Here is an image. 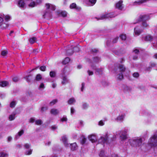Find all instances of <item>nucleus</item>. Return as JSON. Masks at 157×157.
<instances>
[{"mask_svg":"<svg viewBox=\"0 0 157 157\" xmlns=\"http://www.w3.org/2000/svg\"><path fill=\"white\" fill-rule=\"evenodd\" d=\"M129 142L131 146L133 147H140L142 144V138L139 137L130 139Z\"/></svg>","mask_w":157,"mask_h":157,"instance_id":"nucleus-1","label":"nucleus"},{"mask_svg":"<svg viewBox=\"0 0 157 157\" xmlns=\"http://www.w3.org/2000/svg\"><path fill=\"white\" fill-rule=\"evenodd\" d=\"M142 25V27L140 25L135 28L134 31L136 35L137 36L139 35L142 32L144 28L147 27L149 26L146 21L143 22Z\"/></svg>","mask_w":157,"mask_h":157,"instance_id":"nucleus-2","label":"nucleus"},{"mask_svg":"<svg viewBox=\"0 0 157 157\" xmlns=\"http://www.w3.org/2000/svg\"><path fill=\"white\" fill-rule=\"evenodd\" d=\"M117 11V10L116 11H115L114 12L109 13L102 15L99 18H98L97 17H95V18L97 19L98 20H99L106 19L114 17L117 15L116 12Z\"/></svg>","mask_w":157,"mask_h":157,"instance_id":"nucleus-3","label":"nucleus"},{"mask_svg":"<svg viewBox=\"0 0 157 157\" xmlns=\"http://www.w3.org/2000/svg\"><path fill=\"white\" fill-rule=\"evenodd\" d=\"M148 145L151 147H155L157 146V134H155L149 140Z\"/></svg>","mask_w":157,"mask_h":157,"instance_id":"nucleus-4","label":"nucleus"},{"mask_svg":"<svg viewBox=\"0 0 157 157\" xmlns=\"http://www.w3.org/2000/svg\"><path fill=\"white\" fill-rule=\"evenodd\" d=\"M127 132L128 130L127 129H124L119 132L120 138L121 141H124L127 139Z\"/></svg>","mask_w":157,"mask_h":157,"instance_id":"nucleus-5","label":"nucleus"},{"mask_svg":"<svg viewBox=\"0 0 157 157\" xmlns=\"http://www.w3.org/2000/svg\"><path fill=\"white\" fill-rule=\"evenodd\" d=\"M109 136L108 133H106L104 136H101L98 140L99 142L102 144L107 143Z\"/></svg>","mask_w":157,"mask_h":157,"instance_id":"nucleus-6","label":"nucleus"},{"mask_svg":"<svg viewBox=\"0 0 157 157\" xmlns=\"http://www.w3.org/2000/svg\"><path fill=\"white\" fill-rule=\"evenodd\" d=\"M125 117V114L124 113L121 112L115 120L117 122H122L124 121Z\"/></svg>","mask_w":157,"mask_h":157,"instance_id":"nucleus-7","label":"nucleus"},{"mask_svg":"<svg viewBox=\"0 0 157 157\" xmlns=\"http://www.w3.org/2000/svg\"><path fill=\"white\" fill-rule=\"evenodd\" d=\"M150 19V17L149 14L141 15L140 16L139 21L145 22L147 20H148Z\"/></svg>","mask_w":157,"mask_h":157,"instance_id":"nucleus-8","label":"nucleus"},{"mask_svg":"<svg viewBox=\"0 0 157 157\" xmlns=\"http://www.w3.org/2000/svg\"><path fill=\"white\" fill-rule=\"evenodd\" d=\"M66 70L65 68L63 69L62 71V79L63 81L62 82V84L63 85L65 84L68 82V80L66 77L64 75L65 72Z\"/></svg>","mask_w":157,"mask_h":157,"instance_id":"nucleus-9","label":"nucleus"},{"mask_svg":"<svg viewBox=\"0 0 157 157\" xmlns=\"http://www.w3.org/2000/svg\"><path fill=\"white\" fill-rule=\"evenodd\" d=\"M100 61V58L98 57H95L93 58V60L92 61L89 59H87V61L90 63H91V65L93 66V64L95 63H98Z\"/></svg>","mask_w":157,"mask_h":157,"instance_id":"nucleus-10","label":"nucleus"},{"mask_svg":"<svg viewBox=\"0 0 157 157\" xmlns=\"http://www.w3.org/2000/svg\"><path fill=\"white\" fill-rule=\"evenodd\" d=\"M88 139L92 143H94L97 141L98 138L96 135L93 134L88 136Z\"/></svg>","mask_w":157,"mask_h":157,"instance_id":"nucleus-11","label":"nucleus"},{"mask_svg":"<svg viewBox=\"0 0 157 157\" xmlns=\"http://www.w3.org/2000/svg\"><path fill=\"white\" fill-rule=\"evenodd\" d=\"M143 39L145 41H150L151 40H155L157 42V37H154L153 38L150 35H147L144 36V37H143Z\"/></svg>","mask_w":157,"mask_h":157,"instance_id":"nucleus-12","label":"nucleus"},{"mask_svg":"<svg viewBox=\"0 0 157 157\" xmlns=\"http://www.w3.org/2000/svg\"><path fill=\"white\" fill-rule=\"evenodd\" d=\"M61 140L65 147H68L69 146V143L67 141V139L66 136H63L61 138Z\"/></svg>","mask_w":157,"mask_h":157,"instance_id":"nucleus-13","label":"nucleus"},{"mask_svg":"<svg viewBox=\"0 0 157 157\" xmlns=\"http://www.w3.org/2000/svg\"><path fill=\"white\" fill-rule=\"evenodd\" d=\"M45 7L47 9L50 10H55L56 9V7L55 5L49 3L46 4Z\"/></svg>","mask_w":157,"mask_h":157,"instance_id":"nucleus-14","label":"nucleus"},{"mask_svg":"<svg viewBox=\"0 0 157 157\" xmlns=\"http://www.w3.org/2000/svg\"><path fill=\"white\" fill-rule=\"evenodd\" d=\"M57 13L59 16H62L63 17H66L67 14V12L65 10H58Z\"/></svg>","mask_w":157,"mask_h":157,"instance_id":"nucleus-15","label":"nucleus"},{"mask_svg":"<svg viewBox=\"0 0 157 157\" xmlns=\"http://www.w3.org/2000/svg\"><path fill=\"white\" fill-rule=\"evenodd\" d=\"M122 2H123L122 1H120L117 3L116 5V8L120 10H122L123 9V7L122 4Z\"/></svg>","mask_w":157,"mask_h":157,"instance_id":"nucleus-16","label":"nucleus"},{"mask_svg":"<svg viewBox=\"0 0 157 157\" xmlns=\"http://www.w3.org/2000/svg\"><path fill=\"white\" fill-rule=\"evenodd\" d=\"M91 67L93 69H96V72L97 73L98 75L101 74L102 73L103 70L101 68L96 69L95 67L93 66L92 65H91Z\"/></svg>","mask_w":157,"mask_h":157,"instance_id":"nucleus-17","label":"nucleus"},{"mask_svg":"<svg viewBox=\"0 0 157 157\" xmlns=\"http://www.w3.org/2000/svg\"><path fill=\"white\" fill-rule=\"evenodd\" d=\"M70 8L71 9H75L77 10H80L81 9V7L77 6L75 3H73L70 5Z\"/></svg>","mask_w":157,"mask_h":157,"instance_id":"nucleus-18","label":"nucleus"},{"mask_svg":"<svg viewBox=\"0 0 157 157\" xmlns=\"http://www.w3.org/2000/svg\"><path fill=\"white\" fill-rule=\"evenodd\" d=\"M25 6V3L23 0H20L18 2V6L22 8H24Z\"/></svg>","mask_w":157,"mask_h":157,"instance_id":"nucleus-19","label":"nucleus"},{"mask_svg":"<svg viewBox=\"0 0 157 157\" xmlns=\"http://www.w3.org/2000/svg\"><path fill=\"white\" fill-rule=\"evenodd\" d=\"M132 90L131 87L128 86H125L124 88V91L125 93H129Z\"/></svg>","mask_w":157,"mask_h":157,"instance_id":"nucleus-20","label":"nucleus"},{"mask_svg":"<svg viewBox=\"0 0 157 157\" xmlns=\"http://www.w3.org/2000/svg\"><path fill=\"white\" fill-rule=\"evenodd\" d=\"M59 111L57 109L53 108L51 109L50 113L54 115H56L59 113Z\"/></svg>","mask_w":157,"mask_h":157,"instance_id":"nucleus-21","label":"nucleus"},{"mask_svg":"<svg viewBox=\"0 0 157 157\" xmlns=\"http://www.w3.org/2000/svg\"><path fill=\"white\" fill-rule=\"evenodd\" d=\"M24 133V131L23 130H21L19 132L15 135V138L16 139H18L19 137L21 136Z\"/></svg>","mask_w":157,"mask_h":157,"instance_id":"nucleus-22","label":"nucleus"},{"mask_svg":"<svg viewBox=\"0 0 157 157\" xmlns=\"http://www.w3.org/2000/svg\"><path fill=\"white\" fill-rule=\"evenodd\" d=\"M17 114L16 112H13L11 115H10L9 117V119L10 121L14 120L15 118V115Z\"/></svg>","mask_w":157,"mask_h":157,"instance_id":"nucleus-23","label":"nucleus"},{"mask_svg":"<svg viewBox=\"0 0 157 157\" xmlns=\"http://www.w3.org/2000/svg\"><path fill=\"white\" fill-rule=\"evenodd\" d=\"M147 0H138L134 2V4L135 5H140L146 2Z\"/></svg>","mask_w":157,"mask_h":157,"instance_id":"nucleus-24","label":"nucleus"},{"mask_svg":"<svg viewBox=\"0 0 157 157\" xmlns=\"http://www.w3.org/2000/svg\"><path fill=\"white\" fill-rule=\"evenodd\" d=\"M2 16L4 17L5 21H8L11 19V17L9 15H4L3 14V15H2Z\"/></svg>","mask_w":157,"mask_h":157,"instance_id":"nucleus-25","label":"nucleus"},{"mask_svg":"<svg viewBox=\"0 0 157 157\" xmlns=\"http://www.w3.org/2000/svg\"><path fill=\"white\" fill-rule=\"evenodd\" d=\"M76 102L75 99L74 98H70L67 101V103L69 105H72Z\"/></svg>","mask_w":157,"mask_h":157,"instance_id":"nucleus-26","label":"nucleus"},{"mask_svg":"<svg viewBox=\"0 0 157 157\" xmlns=\"http://www.w3.org/2000/svg\"><path fill=\"white\" fill-rule=\"evenodd\" d=\"M96 0H89L87 4L89 6H93L96 3Z\"/></svg>","mask_w":157,"mask_h":157,"instance_id":"nucleus-27","label":"nucleus"},{"mask_svg":"<svg viewBox=\"0 0 157 157\" xmlns=\"http://www.w3.org/2000/svg\"><path fill=\"white\" fill-rule=\"evenodd\" d=\"M8 154L5 151L0 152V157H8Z\"/></svg>","mask_w":157,"mask_h":157,"instance_id":"nucleus-28","label":"nucleus"},{"mask_svg":"<svg viewBox=\"0 0 157 157\" xmlns=\"http://www.w3.org/2000/svg\"><path fill=\"white\" fill-rule=\"evenodd\" d=\"M71 149L73 150H75L77 148V146L76 144L75 143H74L73 144H70Z\"/></svg>","mask_w":157,"mask_h":157,"instance_id":"nucleus-29","label":"nucleus"},{"mask_svg":"<svg viewBox=\"0 0 157 157\" xmlns=\"http://www.w3.org/2000/svg\"><path fill=\"white\" fill-rule=\"evenodd\" d=\"M116 78L117 79L121 80L123 78V76L122 72L118 74L117 75Z\"/></svg>","mask_w":157,"mask_h":157,"instance_id":"nucleus-30","label":"nucleus"},{"mask_svg":"<svg viewBox=\"0 0 157 157\" xmlns=\"http://www.w3.org/2000/svg\"><path fill=\"white\" fill-rule=\"evenodd\" d=\"M51 16V14L49 11H46L43 15L44 17V18L50 17Z\"/></svg>","mask_w":157,"mask_h":157,"instance_id":"nucleus-31","label":"nucleus"},{"mask_svg":"<svg viewBox=\"0 0 157 157\" xmlns=\"http://www.w3.org/2000/svg\"><path fill=\"white\" fill-rule=\"evenodd\" d=\"M8 84V82L7 81H2L0 82V86L1 87H5Z\"/></svg>","mask_w":157,"mask_h":157,"instance_id":"nucleus-32","label":"nucleus"},{"mask_svg":"<svg viewBox=\"0 0 157 157\" xmlns=\"http://www.w3.org/2000/svg\"><path fill=\"white\" fill-rule=\"evenodd\" d=\"M32 150L30 148L29 149H26L25 152V154L26 155H30L32 154Z\"/></svg>","mask_w":157,"mask_h":157,"instance_id":"nucleus-33","label":"nucleus"},{"mask_svg":"<svg viewBox=\"0 0 157 157\" xmlns=\"http://www.w3.org/2000/svg\"><path fill=\"white\" fill-rule=\"evenodd\" d=\"M70 60V59L69 57H66L65 59L63 61L62 63L63 64H66L69 63Z\"/></svg>","mask_w":157,"mask_h":157,"instance_id":"nucleus-34","label":"nucleus"},{"mask_svg":"<svg viewBox=\"0 0 157 157\" xmlns=\"http://www.w3.org/2000/svg\"><path fill=\"white\" fill-rule=\"evenodd\" d=\"M89 107V105L86 103L83 102L82 104V109H86Z\"/></svg>","mask_w":157,"mask_h":157,"instance_id":"nucleus-35","label":"nucleus"},{"mask_svg":"<svg viewBox=\"0 0 157 157\" xmlns=\"http://www.w3.org/2000/svg\"><path fill=\"white\" fill-rule=\"evenodd\" d=\"M42 78V76L40 74H38L36 75L35 79L37 81H40Z\"/></svg>","mask_w":157,"mask_h":157,"instance_id":"nucleus-36","label":"nucleus"},{"mask_svg":"<svg viewBox=\"0 0 157 157\" xmlns=\"http://www.w3.org/2000/svg\"><path fill=\"white\" fill-rule=\"evenodd\" d=\"M119 68L120 71L122 72H124L125 70V67H124V65L122 64L119 65Z\"/></svg>","mask_w":157,"mask_h":157,"instance_id":"nucleus-37","label":"nucleus"},{"mask_svg":"<svg viewBox=\"0 0 157 157\" xmlns=\"http://www.w3.org/2000/svg\"><path fill=\"white\" fill-rule=\"evenodd\" d=\"M36 38L35 37H33L29 39V41L30 44H33L36 42Z\"/></svg>","mask_w":157,"mask_h":157,"instance_id":"nucleus-38","label":"nucleus"},{"mask_svg":"<svg viewBox=\"0 0 157 157\" xmlns=\"http://www.w3.org/2000/svg\"><path fill=\"white\" fill-rule=\"evenodd\" d=\"M73 50L72 49H69L67 51L66 53L67 55H72L73 53Z\"/></svg>","mask_w":157,"mask_h":157,"instance_id":"nucleus-39","label":"nucleus"},{"mask_svg":"<svg viewBox=\"0 0 157 157\" xmlns=\"http://www.w3.org/2000/svg\"><path fill=\"white\" fill-rule=\"evenodd\" d=\"M49 75L51 77L54 78L56 75V72L55 71H51L50 72Z\"/></svg>","mask_w":157,"mask_h":157,"instance_id":"nucleus-40","label":"nucleus"},{"mask_svg":"<svg viewBox=\"0 0 157 157\" xmlns=\"http://www.w3.org/2000/svg\"><path fill=\"white\" fill-rule=\"evenodd\" d=\"M9 24H5L3 23L1 24V28L2 29H6L7 27L9 26Z\"/></svg>","mask_w":157,"mask_h":157,"instance_id":"nucleus-41","label":"nucleus"},{"mask_svg":"<svg viewBox=\"0 0 157 157\" xmlns=\"http://www.w3.org/2000/svg\"><path fill=\"white\" fill-rule=\"evenodd\" d=\"M37 4H38L34 2H33L29 5V6L30 7H33L36 6Z\"/></svg>","mask_w":157,"mask_h":157,"instance_id":"nucleus-42","label":"nucleus"},{"mask_svg":"<svg viewBox=\"0 0 157 157\" xmlns=\"http://www.w3.org/2000/svg\"><path fill=\"white\" fill-rule=\"evenodd\" d=\"M99 156L100 157H106L105 155V153L104 151H101L99 154Z\"/></svg>","mask_w":157,"mask_h":157,"instance_id":"nucleus-43","label":"nucleus"},{"mask_svg":"<svg viewBox=\"0 0 157 157\" xmlns=\"http://www.w3.org/2000/svg\"><path fill=\"white\" fill-rule=\"evenodd\" d=\"M81 87L80 90L82 92H83L85 89V83L84 82H83L81 84Z\"/></svg>","mask_w":157,"mask_h":157,"instance_id":"nucleus-44","label":"nucleus"},{"mask_svg":"<svg viewBox=\"0 0 157 157\" xmlns=\"http://www.w3.org/2000/svg\"><path fill=\"white\" fill-rule=\"evenodd\" d=\"M44 84L43 83H41L39 86V89L40 90H41L45 88Z\"/></svg>","mask_w":157,"mask_h":157,"instance_id":"nucleus-45","label":"nucleus"},{"mask_svg":"<svg viewBox=\"0 0 157 157\" xmlns=\"http://www.w3.org/2000/svg\"><path fill=\"white\" fill-rule=\"evenodd\" d=\"M35 124L38 125H40L42 124V122L41 120H38L35 121Z\"/></svg>","mask_w":157,"mask_h":157,"instance_id":"nucleus-46","label":"nucleus"},{"mask_svg":"<svg viewBox=\"0 0 157 157\" xmlns=\"http://www.w3.org/2000/svg\"><path fill=\"white\" fill-rule=\"evenodd\" d=\"M57 102V99L53 100L50 103V106H52L56 104Z\"/></svg>","mask_w":157,"mask_h":157,"instance_id":"nucleus-47","label":"nucleus"},{"mask_svg":"<svg viewBox=\"0 0 157 157\" xmlns=\"http://www.w3.org/2000/svg\"><path fill=\"white\" fill-rule=\"evenodd\" d=\"M102 84L105 87L108 86L109 83L106 81H103L102 82Z\"/></svg>","mask_w":157,"mask_h":157,"instance_id":"nucleus-48","label":"nucleus"},{"mask_svg":"<svg viewBox=\"0 0 157 157\" xmlns=\"http://www.w3.org/2000/svg\"><path fill=\"white\" fill-rule=\"evenodd\" d=\"M121 39L123 40H125L126 39V36L125 34H121L120 36Z\"/></svg>","mask_w":157,"mask_h":157,"instance_id":"nucleus-49","label":"nucleus"},{"mask_svg":"<svg viewBox=\"0 0 157 157\" xmlns=\"http://www.w3.org/2000/svg\"><path fill=\"white\" fill-rule=\"evenodd\" d=\"M46 68L45 66H43L40 67V69L42 71H45Z\"/></svg>","mask_w":157,"mask_h":157,"instance_id":"nucleus-50","label":"nucleus"},{"mask_svg":"<svg viewBox=\"0 0 157 157\" xmlns=\"http://www.w3.org/2000/svg\"><path fill=\"white\" fill-rule=\"evenodd\" d=\"M87 73L89 76L92 75L94 74V72L92 71L88 70L87 71Z\"/></svg>","mask_w":157,"mask_h":157,"instance_id":"nucleus-51","label":"nucleus"},{"mask_svg":"<svg viewBox=\"0 0 157 157\" xmlns=\"http://www.w3.org/2000/svg\"><path fill=\"white\" fill-rule=\"evenodd\" d=\"M73 50L75 52H78L80 50V48L78 46H77L74 47Z\"/></svg>","mask_w":157,"mask_h":157,"instance_id":"nucleus-52","label":"nucleus"},{"mask_svg":"<svg viewBox=\"0 0 157 157\" xmlns=\"http://www.w3.org/2000/svg\"><path fill=\"white\" fill-rule=\"evenodd\" d=\"M86 139L84 137H82V140L81 141V143L82 144H84L86 142Z\"/></svg>","mask_w":157,"mask_h":157,"instance_id":"nucleus-53","label":"nucleus"},{"mask_svg":"<svg viewBox=\"0 0 157 157\" xmlns=\"http://www.w3.org/2000/svg\"><path fill=\"white\" fill-rule=\"evenodd\" d=\"M75 112V110L73 108V107H72L71 108V114L72 115Z\"/></svg>","mask_w":157,"mask_h":157,"instance_id":"nucleus-54","label":"nucleus"},{"mask_svg":"<svg viewBox=\"0 0 157 157\" xmlns=\"http://www.w3.org/2000/svg\"><path fill=\"white\" fill-rule=\"evenodd\" d=\"M30 145L28 144H25L24 145V147L26 149H29L30 147Z\"/></svg>","mask_w":157,"mask_h":157,"instance_id":"nucleus-55","label":"nucleus"},{"mask_svg":"<svg viewBox=\"0 0 157 157\" xmlns=\"http://www.w3.org/2000/svg\"><path fill=\"white\" fill-rule=\"evenodd\" d=\"M98 51V50L96 49H90L91 52L93 53L97 52Z\"/></svg>","mask_w":157,"mask_h":157,"instance_id":"nucleus-56","label":"nucleus"},{"mask_svg":"<svg viewBox=\"0 0 157 157\" xmlns=\"http://www.w3.org/2000/svg\"><path fill=\"white\" fill-rule=\"evenodd\" d=\"M16 103L14 101L11 102L10 104V106L11 107L13 108L15 106Z\"/></svg>","mask_w":157,"mask_h":157,"instance_id":"nucleus-57","label":"nucleus"},{"mask_svg":"<svg viewBox=\"0 0 157 157\" xmlns=\"http://www.w3.org/2000/svg\"><path fill=\"white\" fill-rule=\"evenodd\" d=\"M139 75L137 72H135L133 74V76L136 78H137L139 76Z\"/></svg>","mask_w":157,"mask_h":157,"instance_id":"nucleus-58","label":"nucleus"},{"mask_svg":"<svg viewBox=\"0 0 157 157\" xmlns=\"http://www.w3.org/2000/svg\"><path fill=\"white\" fill-rule=\"evenodd\" d=\"M7 53V52L6 51L4 50L2 51L1 55L3 56H6Z\"/></svg>","mask_w":157,"mask_h":157,"instance_id":"nucleus-59","label":"nucleus"},{"mask_svg":"<svg viewBox=\"0 0 157 157\" xmlns=\"http://www.w3.org/2000/svg\"><path fill=\"white\" fill-rule=\"evenodd\" d=\"M67 120V118L66 117H63L60 119V121L62 122L66 121Z\"/></svg>","mask_w":157,"mask_h":157,"instance_id":"nucleus-60","label":"nucleus"},{"mask_svg":"<svg viewBox=\"0 0 157 157\" xmlns=\"http://www.w3.org/2000/svg\"><path fill=\"white\" fill-rule=\"evenodd\" d=\"M48 109L47 107H42L41 108V111L42 112L45 111Z\"/></svg>","mask_w":157,"mask_h":157,"instance_id":"nucleus-61","label":"nucleus"},{"mask_svg":"<svg viewBox=\"0 0 157 157\" xmlns=\"http://www.w3.org/2000/svg\"><path fill=\"white\" fill-rule=\"evenodd\" d=\"M118 39V37H116L114 38L113 40V43H115L117 42Z\"/></svg>","mask_w":157,"mask_h":157,"instance_id":"nucleus-62","label":"nucleus"},{"mask_svg":"<svg viewBox=\"0 0 157 157\" xmlns=\"http://www.w3.org/2000/svg\"><path fill=\"white\" fill-rule=\"evenodd\" d=\"M104 124V123L102 120L98 122V125L100 126H103Z\"/></svg>","mask_w":157,"mask_h":157,"instance_id":"nucleus-63","label":"nucleus"},{"mask_svg":"<svg viewBox=\"0 0 157 157\" xmlns=\"http://www.w3.org/2000/svg\"><path fill=\"white\" fill-rule=\"evenodd\" d=\"M13 80L14 82H17L18 81L19 78L18 77H15L13 78Z\"/></svg>","mask_w":157,"mask_h":157,"instance_id":"nucleus-64","label":"nucleus"}]
</instances>
